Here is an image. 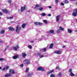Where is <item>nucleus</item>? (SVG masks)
<instances>
[{"mask_svg":"<svg viewBox=\"0 0 77 77\" xmlns=\"http://www.w3.org/2000/svg\"><path fill=\"white\" fill-rule=\"evenodd\" d=\"M47 51V48H43L42 49V51L43 52L44 51Z\"/></svg>","mask_w":77,"mask_h":77,"instance_id":"obj_19","label":"nucleus"},{"mask_svg":"<svg viewBox=\"0 0 77 77\" xmlns=\"http://www.w3.org/2000/svg\"><path fill=\"white\" fill-rule=\"evenodd\" d=\"M26 8V7L25 6L22 7L20 9V12H23V11H25Z\"/></svg>","mask_w":77,"mask_h":77,"instance_id":"obj_4","label":"nucleus"},{"mask_svg":"<svg viewBox=\"0 0 77 77\" xmlns=\"http://www.w3.org/2000/svg\"><path fill=\"white\" fill-rule=\"evenodd\" d=\"M54 53L56 54H61V51H54Z\"/></svg>","mask_w":77,"mask_h":77,"instance_id":"obj_7","label":"nucleus"},{"mask_svg":"<svg viewBox=\"0 0 77 77\" xmlns=\"http://www.w3.org/2000/svg\"><path fill=\"white\" fill-rule=\"evenodd\" d=\"M19 58V56L18 55H15L12 58L13 59H17V58Z\"/></svg>","mask_w":77,"mask_h":77,"instance_id":"obj_10","label":"nucleus"},{"mask_svg":"<svg viewBox=\"0 0 77 77\" xmlns=\"http://www.w3.org/2000/svg\"><path fill=\"white\" fill-rule=\"evenodd\" d=\"M38 7H39V5H38V4H37L35 5L34 9H37Z\"/></svg>","mask_w":77,"mask_h":77,"instance_id":"obj_20","label":"nucleus"},{"mask_svg":"<svg viewBox=\"0 0 77 77\" xmlns=\"http://www.w3.org/2000/svg\"><path fill=\"white\" fill-rule=\"evenodd\" d=\"M60 69L59 66H57V67L56 68V69Z\"/></svg>","mask_w":77,"mask_h":77,"instance_id":"obj_37","label":"nucleus"},{"mask_svg":"<svg viewBox=\"0 0 77 77\" xmlns=\"http://www.w3.org/2000/svg\"><path fill=\"white\" fill-rule=\"evenodd\" d=\"M75 32H77V30L75 31Z\"/></svg>","mask_w":77,"mask_h":77,"instance_id":"obj_60","label":"nucleus"},{"mask_svg":"<svg viewBox=\"0 0 77 77\" xmlns=\"http://www.w3.org/2000/svg\"><path fill=\"white\" fill-rule=\"evenodd\" d=\"M39 11H42V10H43V8L41 7V8H39Z\"/></svg>","mask_w":77,"mask_h":77,"instance_id":"obj_33","label":"nucleus"},{"mask_svg":"<svg viewBox=\"0 0 77 77\" xmlns=\"http://www.w3.org/2000/svg\"><path fill=\"white\" fill-rule=\"evenodd\" d=\"M6 47H7V48H6V49L8 48H9V46H7Z\"/></svg>","mask_w":77,"mask_h":77,"instance_id":"obj_52","label":"nucleus"},{"mask_svg":"<svg viewBox=\"0 0 77 77\" xmlns=\"http://www.w3.org/2000/svg\"><path fill=\"white\" fill-rule=\"evenodd\" d=\"M2 69V67H0V69Z\"/></svg>","mask_w":77,"mask_h":77,"instance_id":"obj_61","label":"nucleus"},{"mask_svg":"<svg viewBox=\"0 0 77 77\" xmlns=\"http://www.w3.org/2000/svg\"><path fill=\"white\" fill-rule=\"evenodd\" d=\"M54 45V44H53V43L51 44L49 46V48H50V49L52 48H53V47Z\"/></svg>","mask_w":77,"mask_h":77,"instance_id":"obj_17","label":"nucleus"},{"mask_svg":"<svg viewBox=\"0 0 77 77\" xmlns=\"http://www.w3.org/2000/svg\"><path fill=\"white\" fill-rule=\"evenodd\" d=\"M65 3H69V2H68V1H65Z\"/></svg>","mask_w":77,"mask_h":77,"instance_id":"obj_40","label":"nucleus"},{"mask_svg":"<svg viewBox=\"0 0 77 77\" xmlns=\"http://www.w3.org/2000/svg\"><path fill=\"white\" fill-rule=\"evenodd\" d=\"M9 76H11V74H6L5 75V77H9Z\"/></svg>","mask_w":77,"mask_h":77,"instance_id":"obj_23","label":"nucleus"},{"mask_svg":"<svg viewBox=\"0 0 77 77\" xmlns=\"http://www.w3.org/2000/svg\"><path fill=\"white\" fill-rule=\"evenodd\" d=\"M28 48H30V49H32V46L30 45H29L28 46Z\"/></svg>","mask_w":77,"mask_h":77,"instance_id":"obj_35","label":"nucleus"},{"mask_svg":"<svg viewBox=\"0 0 77 77\" xmlns=\"http://www.w3.org/2000/svg\"><path fill=\"white\" fill-rule=\"evenodd\" d=\"M14 23V21H12L11 22V23Z\"/></svg>","mask_w":77,"mask_h":77,"instance_id":"obj_49","label":"nucleus"},{"mask_svg":"<svg viewBox=\"0 0 77 77\" xmlns=\"http://www.w3.org/2000/svg\"><path fill=\"white\" fill-rule=\"evenodd\" d=\"M75 4H76V5H77V2Z\"/></svg>","mask_w":77,"mask_h":77,"instance_id":"obj_62","label":"nucleus"},{"mask_svg":"<svg viewBox=\"0 0 77 77\" xmlns=\"http://www.w3.org/2000/svg\"><path fill=\"white\" fill-rule=\"evenodd\" d=\"M58 75L59 77H62V73L60 72H59L58 74Z\"/></svg>","mask_w":77,"mask_h":77,"instance_id":"obj_22","label":"nucleus"},{"mask_svg":"<svg viewBox=\"0 0 77 77\" xmlns=\"http://www.w3.org/2000/svg\"><path fill=\"white\" fill-rule=\"evenodd\" d=\"M25 62L26 63V65H29V64H30V60H25Z\"/></svg>","mask_w":77,"mask_h":77,"instance_id":"obj_8","label":"nucleus"},{"mask_svg":"<svg viewBox=\"0 0 77 77\" xmlns=\"http://www.w3.org/2000/svg\"><path fill=\"white\" fill-rule=\"evenodd\" d=\"M21 29V27L19 25L17 26L16 27V31L17 33L18 34L20 31V30Z\"/></svg>","mask_w":77,"mask_h":77,"instance_id":"obj_1","label":"nucleus"},{"mask_svg":"<svg viewBox=\"0 0 77 77\" xmlns=\"http://www.w3.org/2000/svg\"><path fill=\"white\" fill-rule=\"evenodd\" d=\"M9 72L10 73H11V74H14L15 73V71H14V70L11 69L9 70Z\"/></svg>","mask_w":77,"mask_h":77,"instance_id":"obj_12","label":"nucleus"},{"mask_svg":"<svg viewBox=\"0 0 77 77\" xmlns=\"http://www.w3.org/2000/svg\"><path fill=\"white\" fill-rule=\"evenodd\" d=\"M60 30H61V31H63V30H64V29H63V28L62 27L60 26Z\"/></svg>","mask_w":77,"mask_h":77,"instance_id":"obj_25","label":"nucleus"},{"mask_svg":"<svg viewBox=\"0 0 77 77\" xmlns=\"http://www.w3.org/2000/svg\"><path fill=\"white\" fill-rule=\"evenodd\" d=\"M0 19H1V17H0Z\"/></svg>","mask_w":77,"mask_h":77,"instance_id":"obj_64","label":"nucleus"},{"mask_svg":"<svg viewBox=\"0 0 77 77\" xmlns=\"http://www.w3.org/2000/svg\"><path fill=\"white\" fill-rule=\"evenodd\" d=\"M65 0V1H67L68 0Z\"/></svg>","mask_w":77,"mask_h":77,"instance_id":"obj_63","label":"nucleus"},{"mask_svg":"<svg viewBox=\"0 0 77 77\" xmlns=\"http://www.w3.org/2000/svg\"><path fill=\"white\" fill-rule=\"evenodd\" d=\"M10 19H12L13 18H14V17H10Z\"/></svg>","mask_w":77,"mask_h":77,"instance_id":"obj_47","label":"nucleus"},{"mask_svg":"<svg viewBox=\"0 0 77 77\" xmlns=\"http://www.w3.org/2000/svg\"><path fill=\"white\" fill-rule=\"evenodd\" d=\"M20 47L18 46V45H17L16 47H14L13 48V49L14 50V51H17V49H18Z\"/></svg>","mask_w":77,"mask_h":77,"instance_id":"obj_6","label":"nucleus"},{"mask_svg":"<svg viewBox=\"0 0 77 77\" xmlns=\"http://www.w3.org/2000/svg\"><path fill=\"white\" fill-rule=\"evenodd\" d=\"M48 16H49V17H50V16H51V14H48Z\"/></svg>","mask_w":77,"mask_h":77,"instance_id":"obj_48","label":"nucleus"},{"mask_svg":"<svg viewBox=\"0 0 77 77\" xmlns=\"http://www.w3.org/2000/svg\"><path fill=\"white\" fill-rule=\"evenodd\" d=\"M61 5L62 6H64V4L63 3V2H61Z\"/></svg>","mask_w":77,"mask_h":77,"instance_id":"obj_44","label":"nucleus"},{"mask_svg":"<svg viewBox=\"0 0 77 77\" xmlns=\"http://www.w3.org/2000/svg\"><path fill=\"white\" fill-rule=\"evenodd\" d=\"M70 1H75V0H70Z\"/></svg>","mask_w":77,"mask_h":77,"instance_id":"obj_57","label":"nucleus"},{"mask_svg":"<svg viewBox=\"0 0 77 77\" xmlns=\"http://www.w3.org/2000/svg\"><path fill=\"white\" fill-rule=\"evenodd\" d=\"M38 71H45V69L43 67H39L37 68Z\"/></svg>","mask_w":77,"mask_h":77,"instance_id":"obj_3","label":"nucleus"},{"mask_svg":"<svg viewBox=\"0 0 77 77\" xmlns=\"http://www.w3.org/2000/svg\"><path fill=\"white\" fill-rule=\"evenodd\" d=\"M31 43H33V42H34L33 41H31Z\"/></svg>","mask_w":77,"mask_h":77,"instance_id":"obj_53","label":"nucleus"},{"mask_svg":"<svg viewBox=\"0 0 77 77\" xmlns=\"http://www.w3.org/2000/svg\"><path fill=\"white\" fill-rule=\"evenodd\" d=\"M4 42H3V41H1L0 42V43H3Z\"/></svg>","mask_w":77,"mask_h":77,"instance_id":"obj_46","label":"nucleus"},{"mask_svg":"<svg viewBox=\"0 0 77 77\" xmlns=\"http://www.w3.org/2000/svg\"><path fill=\"white\" fill-rule=\"evenodd\" d=\"M59 2L58 0H55V2L56 3H57Z\"/></svg>","mask_w":77,"mask_h":77,"instance_id":"obj_42","label":"nucleus"},{"mask_svg":"<svg viewBox=\"0 0 77 77\" xmlns=\"http://www.w3.org/2000/svg\"><path fill=\"white\" fill-rule=\"evenodd\" d=\"M30 10H29L28 11V12H30Z\"/></svg>","mask_w":77,"mask_h":77,"instance_id":"obj_59","label":"nucleus"},{"mask_svg":"<svg viewBox=\"0 0 77 77\" xmlns=\"http://www.w3.org/2000/svg\"><path fill=\"white\" fill-rule=\"evenodd\" d=\"M50 77H55V75L53 74H51L50 75Z\"/></svg>","mask_w":77,"mask_h":77,"instance_id":"obj_32","label":"nucleus"},{"mask_svg":"<svg viewBox=\"0 0 77 77\" xmlns=\"http://www.w3.org/2000/svg\"><path fill=\"white\" fill-rule=\"evenodd\" d=\"M5 60L3 58H0V61H3Z\"/></svg>","mask_w":77,"mask_h":77,"instance_id":"obj_31","label":"nucleus"},{"mask_svg":"<svg viewBox=\"0 0 77 77\" xmlns=\"http://www.w3.org/2000/svg\"><path fill=\"white\" fill-rule=\"evenodd\" d=\"M42 24H43V23H42L41 22H38V26L42 25Z\"/></svg>","mask_w":77,"mask_h":77,"instance_id":"obj_34","label":"nucleus"},{"mask_svg":"<svg viewBox=\"0 0 77 77\" xmlns=\"http://www.w3.org/2000/svg\"><path fill=\"white\" fill-rule=\"evenodd\" d=\"M52 72H54V70H52L51 71H50L48 72H47V74L48 75L50 74H51Z\"/></svg>","mask_w":77,"mask_h":77,"instance_id":"obj_13","label":"nucleus"},{"mask_svg":"<svg viewBox=\"0 0 77 77\" xmlns=\"http://www.w3.org/2000/svg\"><path fill=\"white\" fill-rule=\"evenodd\" d=\"M38 56H41V53H38Z\"/></svg>","mask_w":77,"mask_h":77,"instance_id":"obj_43","label":"nucleus"},{"mask_svg":"<svg viewBox=\"0 0 77 77\" xmlns=\"http://www.w3.org/2000/svg\"><path fill=\"white\" fill-rule=\"evenodd\" d=\"M28 75L29 76H30V75H31L30 74H29Z\"/></svg>","mask_w":77,"mask_h":77,"instance_id":"obj_55","label":"nucleus"},{"mask_svg":"<svg viewBox=\"0 0 77 77\" xmlns=\"http://www.w3.org/2000/svg\"><path fill=\"white\" fill-rule=\"evenodd\" d=\"M49 8H51V7L50 6H49Z\"/></svg>","mask_w":77,"mask_h":77,"instance_id":"obj_54","label":"nucleus"},{"mask_svg":"<svg viewBox=\"0 0 77 77\" xmlns=\"http://www.w3.org/2000/svg\"><path fill=\"white\" fill-rule=\"evenodd\" d=\"M42 16H43V17L46 16V14L45 13H42Z\"/></svg>","mask_w":77,"mask_h":77,"instance_id":"obj_30","label":"nucleus"},{"mask_svg":"<svg viewBox=\"0 0 77 77\" xmlns=\"http://www.w3.org/2000/svg\"><path fill=\"white\" fill-rule=\"evenodd\" d=\"M23 65H23V64H21V65H20V67L21 68H22V67H23Z\"/></svg>","mask_w":77,"mask_h":77,"instance_id":"obj_39","label":"nucleus"},{"mask_svg":"<svg viewBox=\"0 0 77 77\" xmlns=\"http://www.w3.org/2000/svg\"><path fill=\"white\" fill-rule=\"evenodd\" d=\"M7 19H10V18L9 17H7Z\"/></svg>","mask_w":77,"mask_h":77,"instance_id":"obj_58","label":"nucleus"},{"mask_svg":"<svg viewBox=\"0 0 77 77\" xmlns=\"http://www.w3.org/2000/svg\"><path fill=\"white\" fill-rule=\"evenodd\" d=\"M72 15L73 17H76L77 15V9L74 10V12L72 13Z\"/></svg>","mask_w":77,"mask_h":77,"instance_id":"obj_2","label":"nucleus"},{"mask_svg":"<svg viewBox=\"0 0 77 77\" xmlns=\"http://www.w3.org/2000/svg\"><path fill=\"white\" fill-rule=\"evenodd\" d=\"M2 12L5 14H9V11L6 9H3Z\"/></svg>","mask_w":77,"mask_h":77,"instance_id":"obj_5","label":"nucleus"},{"mask_svg":"<svg viewBox=\"0 0 77 77\" xmlns=\"http://www.w3.org/2000/svg\"><path fill=\"white\" fill-rule=\"evenodd\" d=\"M22 56L23 58H25L26 56V54L25 52H23L22 54Z\"/></svg>","mask_w":77,"mask_h":77,"instance_id":"obj_11","label":"nucleus"},{"mask_svg":"<svg viewBox=\"0 0 77 77\" xmlns=\"http://www.w3.org/2000/svg\"><path fill=\"white\" fill-rule=\"evenodd\" d=\"M67 31L69 33H72V30H71L70 29H68L67 30Z\"/></svg>","mask_w":77,"mask_h":77,"instance_id":"obj_21","label":"nucleus"},{"mask_svg":"<svg viewBox=\"0 0 77 77\" xmlns=\"http://www.w3.org/2000/svg\"><path fill=\"white\" fill-rule=\"evenodd\" d=\"M9 30L10 31H14V28H13V27H9Z\"/></svg>","mask_w":77,"mask_h":77,"instance_id":"obj_14","label":"nucleus"},{"mask_svg":"<svg viewBox=\"0 0 77 77\" xmlns=\"http://www.w3.org/2000/svg\"><path fill=\"white\" fill-rule=\"evenodd\" d=\"M49 33H52V34H54V30H50L49 31Z\"/></svg>","mask_w":77,"mask_h":77,"instance_id":"obj_24","label":"nucleus"},{"mask_svg":"<svg viewBox=\"0 0 77 77\" xmlns=\"http://www.w3.org/2000/svg\"><path fill=\"white\" fill-rule=\"evenodd\" d=\"M43 22L45 23V24H47L48 23V22H47V21L46 20H43Z\"/></svg>","mask_w":77,"mask_h":77,"instance_id":"obj_29","label":"nucleus"},{"mask_svg":"<svg viewBox=\"0 0 77 77\" xmlns=\"http://www.w3.org/2000/svg\"><path fill=\"white\" fill-rule=\"evenodd\" d=\"M30 76L29 75H28L27 76V77H29Z\"/></svg>","mask_w":77,"mask_h":77,"instance_id":"obj_56","label":"nucleus"},{"mask_svg":"<svg viewBox=\"0 0 77 77\" xmlns=\"http://www.w3.org/2000/svg\"><path fill=\"white\" fill-rule=\"evenodd\" d=\"M59 18H60V16L59 15H58L57 16L56 18V21L57 22H58L59 21Z\"/></svg>","mask_w":77,"mask_h":77,"instance_id":"obj_15","label":"nucleus"},{"mask_svg":"<svg viewBox=\"0 0 77 77\" xmlns=\"http://www.w3.org/2000/svg\"><path fill=\"white\" fill-rule=\"evenodd\" d=\"M29 68H26V69L25 70L26 72H28V71H29Z\"/></svg>","mask_w":77,"mask_h":77,"instance_id":"obj_28","label":"nucleus"},{"mask_svg":"<svg viewBox=\"0 0 77 77\" xmlns=\"http://www.w3.org/2000/svg\"><path fill=\"white\" fill-rule=\"evenodd\" d=\"M2 15V13L0 12V15Z\"/></svg>","mask_w":77,"mask_h":77,"instance_id":"obj_51","label":"nucleus"},{"mask_svg":"<svg viewBox=\"0 0 77 77\" xmlns=\"http://www.w3.org/2000/svg\"><path fill=\"white\" fill-rule=\"evenodd\" d=\"M65 47H66V46L64 45L62 47V48H65Z\"/></svg>","mask_w":77,"mask_h":77,"instance_id":"obj_50","label":"nucleus"},{"mask_svg":"<svg viewBox=\"0 0 77 77\" xmlns=\"http://www.w3.org/2000/svg\"><path fill=\"white\" fill-rule=\"evenodd\" d=\"M5 30L2 29L0 33L1 34H3V33H5Z\"/></svg>","mask_w":77,"mask_h":77,"instance_id":"obj_18","label":"nucleus"},{"mask_svg":"<svg viewBox=\"0 0 77 77\" xmlns=\"http://www.w3.org/2000/svg\"><path fill=\"white\" fill-rule=\"evenodd\" d=\"M8 3H12V1H11V0H10L8 1Z\"/></svg>","mask_w":77,"mask_h":77,"instance_id":"obj_41","label":"nucleus"},{"mask_svg":"<svg viewBox=\"0 0 77 77\" xmlns=\"http://www.w3.org/2000/svg\"><path fill=\"white\" fill-rule=\"evenodd\" d=\"M70 76H74V74L72 72L70 73Z\"/></svg>","mask_w":77,"mask_h":77,"instance_id":"obj_27","label":"nucleus"},{"mask_svg":"<svg viewBox=\"0 0 77 77\" xmlns=\"http://www.w3.org/2000/svg\"><path fill=\"white\" fill-rule=\"evenodd\" d=\"M34 24L35 25H36V26H38V22H36L34 23Z\"/></svg>","mask_w":77,"mask_h":77,"instance_id":"obj_26","label":"nucleus"},{"mask_svg":"<svg viewBox=\"0 0 77 77\" xmlns=\"http://www.w3.org/2000/svg\"><path fill=\"white\" fill-rule=\"evenodd\" d=\"M44 57V55H41V56L40 58H42V57Z\"/></svg>","mask_w":77,"mask_h":77,"instance_id":"obj_45","label":"nucleus"},{"mask_svg":"<svg viewBox=\"0 0 77 77\" xmlns=\"http://www.w3.org/2000/svg\"><path fill=\"white\" fill-rule=\"evenodd\" d=\"M9 69V66H7L6 67H4L3 69H2V70L3 71H5V70H7Z\"/></svg>","mask_w":77,"mask_h":77,"instance_id":"obj_9","label":"nucleus"},{"mask_svg":"<svg viewBox=\"0 0 77 77\" xmlns=\"http://www.w3.org/2000/svg\"><path fill=\"white\" fill-rule=\"evenodd\" d=\"M26 23H23L22 24L21 27L23 28V29H24L25 27H26Z\"/></svg>","mask_w":77,"mask_h":77,"instance_id":"obj_16","label":"nucleus"},{"mask_svg":"<svg viewBox=\"0 0 77 77\" xmlns=\"http://www.w3.org/2000/svg\"><path fill=\"white\" fill-rule=\"evenodd\" d=\"M57 32L58 33H59L60 32V29H58L57 30Z\"/></svg>","mask_w":77,"mask_h":77,"instance_id":"obj_38","label":"nucleus"},{"mask_svg":"<svg viewBox=\"0 0 77 77\" xmlns=\"http://www.w3.org/2000/svg\"><path fill=\"white\" fill-rule=\"evenodd\" d=\"M69 72H70V73L72 72V69H69Z\"/></svg>","mask_w":77,"mask_h":77,"instance_id":"obj_36","label":"nucleus"}]
</instances>
